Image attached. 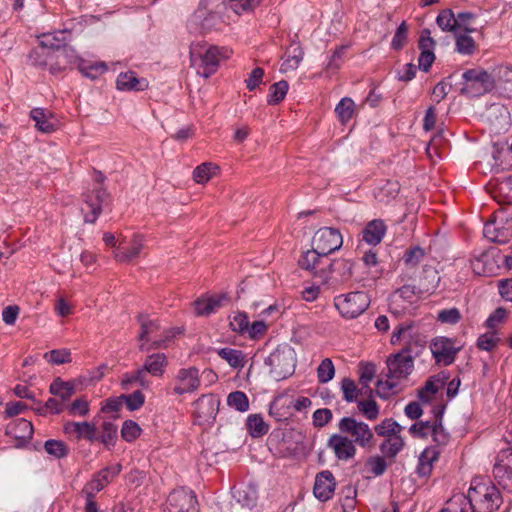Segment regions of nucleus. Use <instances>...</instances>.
<instances>
[{"instance_id":"f257e3e1","label":"nucleus","mask_w":512,"mask_h":512,"mask_svg":"<svg viewBox=\"0 0 512 512\" xmlns=\"http://www.w3.org/2000/svg\"><path fill=\"white\" fill-rule=\"evenodd\" d=\"M231 51L225 47L208 45L206 43H193L190 46L191 65L197 69V73L208 78L218 68L220 61L229 60Z\"/></svg>"},{"instance_id":"f03ea898","label":"nucleus","mask_w":512,"mask_h":512,"mask_svg":"<svg viewBox=\"0 0 512 512\" xmlns=\"http://www.w3.org/2000/svg\"><path fill=\"white\" fill-rule=\"evenodd\" d=\"M297 355L289 344L278 345L263 360V370L274 380L290 377L296 368Z\"/></svg>"},{"instance_id":"7ed1b4c3","label":"nucleus","mask_w":512,"mask_h":512,"mask_svg":"<svg viewBox=\"0 0 512 512\" xmlns=\"http://www.w3.org/2000/svg\"><path fill=\"white\" fill-rule=\"evenodd\" d=\"M208 6V0H200L198 7L187 22L191 33H205L216 28L220 22L230 24L232 21L230 15L227 14L225 4L218 6L215 11L209 10Z\"/></svg>"},{"instance_id":"20e7f679","label":"nucleus","mask_w":512,"mask_h":512,"mask_svg":"<svg viewBox=\"0 0 512 512\" xmlns=\"http://www.w3.org/2000/svg\"><path fill=\"white\" fill-rule=\"evenodd\" d=\"M477 512H493L501 504V496L493 483L481 477L472 480L467 494Z\"/></svg>"},{"instance_id":"39448f33","label":"nucleus","mask_w":512,"mask_h":512,"mask_svg":"<svg viewBox=\"0 0 512 512\" xmlns=\"http://www.w3.org/2000/svg\"><path fill=\"white\" fill-rule=\"evenodd\" d=\"M426 279L427 283L422 281L418 288L412 285H404L399 288L392 296L390 307L393 312L398 311L397 308L401 306V301L411 304L418 295L433 293L440 282L438 272L434 269L427 270Z\"/></svg>"},{"instance_id":"423d86ee","label":"nucleus","mask_w":512,"mask_h":512,"mask_svg":"<svg viewBox=\"0 0 512 512\" xmlns=\"http://www.w3.org/2000/svg\"><path fill=\"white\" fill-rule=\"evenodd\" d=\"M138 322L140 324V333L138 335L139 350L147 352L152 349L166 347V342L174 335L172 330L163 332V336L159 339L152 340V336L160 330V324L157 320H152L148 316L139 315Z\"/></svg>"},{"instance_id":"0eeeda50","label":"nucleus","mask_w":512,"mask_h":512,"mask_svg":"<svg viewBox=\"0 0 512 512\" xmlns=\"http://www.w3.org/2000/svg\"><path fill=\"white\" fill-rule=\"evenodd\" d=\"M464 84L462 93L477 97L492 91L495 88V78L481 68L469 69L462 75Z\"/></svg>"},{"instance_id":"6e6552de","label":"nucleus","mask_w":512,"mask_h":512,"mask_svg":"<svg viewBox=\"0 0 512 512\" xmlns=\"http://www.w3.org/2000/svg\"><path fill=\"white\" fill-rule=\"evenodd\" d=\"M369 304L368 295L362 291L342 294L334 299L335 308L346 319L357 318L366 311Z\"/></svg>"},{"instance_id":"1a4fd4ad","label":"nucleus","mask_w":512,"mask_h":512,"mask_svg":"<svg viewBox=\"0 0 512 512\" xmlns=\"http://www.w3.org/2000/svg\"><path fill=\"white\" fill-rule=\"evenodd\" d=\"M340 433L350 437L354 443L362 448L371 446L374 435L369 425L353 417H343L338 423Z\"/></svg>"},{"instance_id":"9d476101","label":"nucleus","mask_w":512,"mask_h":512,"mask_svg":"<svg viewBox=\"0 0 512 512\" xmlns=\"http://www.w3.org/2000/svg\"><path fill=\"white\" fill-rule=\"evenodd\" d=\"M299 265L302 269L312 273L314 277H318L322 283H327L333 264L328 255L320 253L312 247L302 255Z\"/></svg>"},{"instance_id":"9b49d317","label":"nucleus","mask_w":512,"mask_h":512,"mask_svg":"<svg viewBox=\"0 0 512 512\" xmlns=\"http://www.w3.org/2000/svg\"><path fill=\"white\" fill-rule=\"evenodd\" d=\"M108 200L109 193L101 185L87 192L84 195V206L81 208L85 222L94 223Z\"/></svg>"},{"instance_id":"f8f14e48","label":"nucleus","mask_w":512,"mask_h":512,"mask_svg":"<svg viewBox=\"0 0 512 512\" xmlns=\"http://www.w3.org/2000/svg\"><path fill=\"white\" fill-rule=\"evenodd\" d=\"M342 244L343 238L340 231L331 227L320 228L312 238V247L326 255L339 250Z\"/></svg>"},{"instance_id":"ddd939ff","label":"nucleus","mask_w":512,"mask_h":512,"mask_svg":"<svg viewBox=\"0 0 512 512\" xmlns=\"http://www.w3.org/2000/svg\"><path fill=\"white\" fill-rule=\"evenodd\" d=\"M167 512H197V499L192 490H173L166 501Z\"/></svg>"},{"instance_id":"4468645a","label":"nucleus","mask_w":512,"mask_h":512,"mask_svg":"<svg viewBox=\"0 0 512 512\" xmlns=\"http://www.w3.org/2000/svg\"><path fill=\"white\" fill-rule=\"evenodd\" d=\"M430 349L437 363L448 366L454 362L460 347L455 345L453 339L439 336L432 340Z\"/></svg>"},{"instance_id":"2eb2a0df","label":"nucleus","mask_w":512,"mask_h":512,"mask_svg":"<svg viewBox=\"0 0 512 512\" xmlns=\"http://www.w3.org/2000/svg\"><path fill=\"white\" fill-rule=\"evenodd\" d=\"M200 387L199 370L196 367L181 368L174 377L173 392L177 395L193 393Z\"/></svg>"},{"instance_id":"dca6fc26","label":"nucleus","mask_w":512,"mask_h":512,"mask_svg":"<svg viewBox=\"0 0 512 512\" xmlns=\"http://www.w3.org/2000/svg\"><path fill=\"white\" fill-rule=\"evenodd\" d=\"M387 377L394 378L398 382L406 378L413 370L412 357L404 352L397 353L387 359Z\"/></svg>"},{"instance_id":"f3484780","label":"nucleus","mask_w":512,"mask_h":512,"mask_svg":"<svg viewBox=\"0 0 512 512\" xmlns=\"http://www.w3.org/2000/svg\"><path fill=\"white\" fill-rule=\"evenodd\" d=\"M229 302L230 297L227 293L200 297L194 301L195 314L197 316H209L219 308L227 306Z\"/></svg>"},{"instance_id":"a211bd4d","label":"nucleus","mask_w":512,"mask_h":512,"mask_svg":"<svg viewBox=\"0 0 512 512\" xmlns=\"http://www.w3.org/2000/svg\"><path fill=\"white\" fill-rule=\"evenodd\" d=\"M328 447L339 460L347 461L356 455V444L345 434H333L328 440Z\"/></svg>"},{"instance_id":"6ab92c4d","label":"nucleus","mask_w":512,"mask_h":512,"mask_svg":"<svg viewBox=\"0 0 512 512\" xmlns=\"http://www.w3.org/2000/svg\"><path fill=\"white\" fill-rule=\"evenodd\" d=\"M121 468L120 464H116L102 469L83 487L84 492L88 491L90 495L97 494L120 473Z\"/></svg>"},{"instance_id":"aec40b11","label":"nucleus","mask_w":512,"mask_h":512,"mask_svg":"<svg viewBox=\"0 0 512 512\" xmlns=\"http://www.w3.org/2000/svg\"><path fill=\"white\" fill-rule=\"evenodd\" d=\"M63 431L69 436L75 437L77 440L82 438L93 442L97 438V427L93 422H72L64 423Z\"/></svg>"},{"instance_id":"412c9836","label":"nucleus","mask_w":512,"mask_h":512,"mask_svg":"<svg viewBox=\"0 0 512 512\" xmlns=\"http://www.w3.org/2000/svg\"><path fill=\"white\" fill-rule=\"evenodd\" d=\"M144 248V237L140 234H134L127 247H117L114 251V259L120 263H128L139 257Z\"/></svg>"},{"instance_id":"4be33fe9","label":"nucleus","mask_w":512,"mask_h":512,"mask_svg":"<svg viewBox=\"0 0 512 512\" xmlns=\"http://www.w3.org/2000/svg\"><path fill=\"white\" fill-rule=\"evenodd\" d=\"M335 490V480L333 474L328 471H322L317 474L313 493L320 501H327L330 499Z\"/></svg>"},{"instance_id":"5701e85b","label":"nucleus","mask_w":512,"mask_h":512,"mask_svg":"<svg viewBox=\"0 0 512 512\" xmlns=\"http://www.w3.org/2000/svg\"><path fill=\"white\" fill-rule=\"evenodd\" d=\"M30 117L35 122V128L39 132L50 134L57 129L58 120L49 110L34 108L30 111Z\"/></svg>"},{"instance_id":"b1692460","label":"nucleus","mask_w":512,"mask_h":512,"mask_svg":"<svg viewBox=\"0 0 512 512\" xmlns=\"http://www.w3.org/2000/svg\"><path fill=\"white\" fill-rule=\"evenodd\" d=\"M303 51L297 43L291 44L285 52L280 72L288 73L295 71L303 60Z\"/></svg>"},{"instance_id":"393cba45","label":"nucleus","mask_w":512,"mask_h":512,"mask_svg":"<svg viewBox=\"0 0 512 512\" xmlns=\"http://www.w3.org/2000/svg\"><path fill=\"white\" fill-rule=\"evenodd\" d=\"M167 364V357L164 353H155L147 356L142 369L146 375L150 374L155 377H161L164 374Z\"/></svg>"},{"instance_id":"a878e982","label":"nucleus","mask_w":512,"mask_h":512,"mask_svg":"<svg viewBox=\"0 0 512 512\" xmlns=\"http://www.w3.org/2000/svg\"><path fill=\"white\" fill-rule=\"evenodd\" d=\"M117 88L122 91H142L148 84L145 79H139L132 71L121 73L117 77Z\"/></svg>"},{"instance_id":"bb28decb","label":"nucleus","mask_w":512,"mask_h":512,"mask_svg":"<svg viewBox=\"0 0 512 512\" xmlns=\"http://www.w3.org/2000/svg\"><path fill=\"white\" fill-rule=\"evenodd\" d=\"M230 327L235 332L256 338V321L250 323L246 313L237 312L230 320Z\"/></svg>"},{"instance_id":"cd10ccee","label":"nucleus","mask_w":512,"mask_h":512,"mask_svg":"<svg viewBox=\"0 0 512 512\" xmlns=\"http://www.w3.org/2000/svg\"><path fill=\"white\" fill-rule=\"evenodd\" d=\"M386 233V225L382 220H372L363 230V240L370 245L381 242Z\"/></svg>"},{"instance_id":"c85d7f7f","label":"nucleus","mask_w":512,"mask_h":512,"mask_svg":"<svg viewBox=\"0 0 512 512\" xmlns=\"http://www.w3.org/2000/svg\"><path fill=\"white\" fill-rule=\"evenodd\" d=\"M291 396L288 392L279 394L270 404V414L275 415L278 420L285 419L292 415Z\"/></svg>"},{"instance_id":"c756f323","label":"nucleus","mask_w":512,"mask_h":512,"mask_svg":"<svg viewBox=\"0 0 512 512\" xmlns=\"http://www.w3.org/2000/svg\"><path fill=\"white\" fill-rule=\"evenodd\" d=\"M281 315L277 305H270L258 315V336L268 331Z\"/></svg>"},{"instance_id":"7c9ffc66","label":"nucleus","mask_w":512,"mask_h":512,"mask_svg":"<svg viewBox=\"0 0 512 512\" xmlns=\"http://www.w3.org/2000/svg\"><path fill=\"white\" fill-rule=\"evenodd\" d=\"M439 453L434 447H428L420 454L416 472L421 477L430 475L433 463L438 459Z\"/></svg>"},{"instance_id":"2f4dec72","label":"nucleus","mask_w":512,"mask_h":512,"mask_svg":"<svg viewBox=\"0 0 512 512\" xmlns=\"http://www.w3.org/2000/svg\"><path fill=\"white\" fill-rule=\"evenodd\" d=\"M234 497L242 506L252 509L256 504V487L252 483L235 487Z\"/></svg>"},{"instance_id":"473e14b6","label":"nucleus","mask_w":512,"mask_h":512,"mask_svg":"<svg viewBox=\"0 0 512 512\" xmlns=\"http://www.w3.org/2000/svg\"><path fill=\"white\" fill-rule=\"evenodd\" d=\"M7 433L16 439L28 440L33 435V425L30 421L20 418L7 427Z\"/></svg>"},{"instance_id":"72a5a7b5","label":"nucleus","mask_w":512,"mask_h":512,"mask_svg":"<svg viewBox=\"0 0 512 512\" xmlns=\"http://www.w3.org/2000/svg\"><path fill=\"white\" fill-rule=\"evenodd\" d=\"M405 442L400 434L390 435L379 446L384 457L394 458L404 447Z\"/></svg>"},{"instance_id":"f704fd0d","label":"nucleus","mask_w":512,"mask_h":512,"mask_svg":"<svg viewBox=\"0 0 512 512\" xmlns=\"http://www.w3.org/2000/svg\"><path fill=\"white\" fill-rule=\"evenodd\" d=\"M133 384H138L142 388L149 387L150 382L142 367L134 372L126 373L122 376L121 386L123 389L128 390Z\"/></svg>"},{"instance_id":"c9c22d12","label":"nucleus","mask_w":512,"mask_h":512,"mask_svg":"<svg viewBox=\"0 0 512 512\" xmlns=\"http://www.w3.org/2000/svg\"><path fill=\"white\" fill-rule=\"evenodd\" d=\"M56 58L59 70L65 69L68 65H77L79 67V62L83 61V59L76 55L73 48L65 44L56 52Z\"/></svg>"},{"instance_id":"e433bc0d","label":"nucleus","mask_w":512,"mask_h":512,"mask_svg":"<svg viewBox=\"0 0 512 512\" xmlns=\"http://www.w3.org/2000/svg\"><path fill=\"white\" fill-rule=\"evenodd\" d=\"M219 167L211 162H204L197 166L193 171V179L198 184L207 183L218 173Z\"/></svg>"},{"instance_id":"4c0bfd02","label":"nucleus","mask_w":512,"mask_h":512,"mask_svg":"<svg viewBox=\"0 0 512 512\" xmlns=\"http://www.w3.org/2000/svg\"><path fill=\"white\" fill-rule=\"evenodd\" d=\"M50 393L59 397L62 402L68 401L75 393L74 385L60 379L54 380L50 385Z\"/></svg>"},{"instance_id":"58836bf2","label":"nucleus","mask_w":512,"mask_h":512,"mask_svg":"<svg viewBox=\"0 0 512 512\" xmlns=\"http://www.w3.org/2000/svg\"><path fill=\"white\" fill-rule=\"evenodd\" d=\"M436 23L441 30L457 34L456 15L451 9H444L440 11L436 18Z\"/></svg>"},{"instance_id":"ea45409f","label":"nucleus","mask_w":512,"mask_h":512,"mask_svg":"<svg viewBox=\"0 0 512 512\" xmlns=\"http://www.w3.org/2000/svg\"><path fill=\"white\" fill-rule=\"evenodd\" d=\"M217 354L233 368H242L245 364V355L240 350L232 348H221Z\"/></svg>"},{"instance_id":"a19ab883","label":"nucleus","mask_w":512,"mask_h":512,"mask_svg":"<svg viewBox=\"0 0 512 512\" xmlns=\"http://www.w3.org/2000/svg\"><path fill=\"white\" fill-rule=\"evenodd\" d=\"M400 187L396 181H387L375 193V198L378 202L387 203L394 199L399 193Z\"/></svg>"},{"instance_id":"79ce46f5","label":"nucleus","mask_w":512,"mask_h":512,"mask_svg":"<svg viewBox=\"0 0 512 512\" xmlns=\"http://www.w3.org/2000/svg\"><path fill=\"white\" fill-rule=\"evenodd\" d=\"M355 103L349 97H344L335 107V113L341 123L348 122L354 113Z\"/></svg>"},{"instance_id":"37998d69","label":"nucleus","mask_w":512,"mask_h":512,"mask_svg":"<svg viewBox=\"0 0 512 512\" xmlns=\"http://www.w3.org/2000/svg\"><path fill=\"white\" fill-rule=\"evenodd\" d=\"M79 71L90 79H95L107 70L104 62L89 63L85 60L79 62Z\"/></svg>"},{"instance_id":"c03bdc74","label":"nucleus","mask_w":512,"mask_h":512,"mask_svg":"<svg viewBox=\"0 0 512 512\" xmlns=\"http://www.w3.org/2000/svg\"><path fill=\"white\" fill-rule=\"evenodd\" d=\"M65 32L46 33L40 37L39 43L42 47L58 50L65 44Z\"/></svg>"},{"instance_id":"a18cd8bd","label":"nucleus","mask_w":512,"mask_h":512,"mask_svg":"<svg viewBox=\"0 0 512 512\" xmlns=\"http://www.w3.org/2000/svg\"><path fill=\"white\" fill-rule=\"evenodd\" d=\"M499 342L500 337L497 330H489L478 337L476 345L480 350L492 351L498 346Z\"/></svg>"},{"instance_id":"49530a36","label":"nucleus","mask_w":512,"mask_h":512,"mask_svg":"<svg viewBox=\"0 0 512 512\" xmlns=\"http://www.w3.org/2000/svg\"><path fill=\"white\" fill-rule=\"evenodd\" d=\"M288 88L289 85L284 80L272 84L267 95V102L271 105L281 102L285 98Z\"/></svg>"},{"instance_id":"de8ad7c7","label":"nucleus","mask_w":512,"mask_h":512,"mask_svg":"<svg viewBox=\"0 0 512 512\" xmlns=\"http://www.w3.org/2000/svg\"><path fill=\"white\" fill-rule=\"evenodd\" d=\"M227 405L239 412H246L249 409V400L244 392L234 391L227 396Z\"/></svg>"},{"instance_id":"09e8293b","label":"nucleus","mask_w":512,"mask_h":512,"mask_svg":"<svg viewBox=\"0 0 512 512\" xmlns=\"http://www.w3.org/2000/svg\"><path fill=\"white\" fill-rule=\"evenodd\" d=\"M375 432L379 436L390 437V435L400 434L402 426L391 418L384 419L380 424L375 426Z\"/></svg>"},{"instance_id":"8fccbe9b","label":"nucleus","mask_w":512,"mask_h":512,"mask_svg":"<svg viewBox=\"0 0 512 512\" xmlns=\"http://www.w3.org/2000/svg\"><path fill=\"white\" fill-rule=\"evenodd\" d=\"M448 504L452 508V512H477L468 496L462 494L452 497Z\"/></svg>"},{"instance_id":"3c124183","label":"nucleus","mask_w":512,"mask_h":512,"mask_svg":"<svg viewBox=\"0 0 512 512\" xmlns=\"http://www.w3.org/2000/svg\"><path fill=\"white\" fill-rule=\"evenodd\" d=\"M456 38V51L460 54L464 55H471L476 48L475 41L471 36L468 35V33L462 34L461 32H458L457 34H454Z\"/></svg>"},{"instance_id":"603ef678","label":"nucleus","mask_w":512,"mask_h":512,"mask_svg":"<svg viewBox=\"0 0 512 512\" xmlns=\"http://www.w3.org/2000/svg\"><path fill=\"white\" fill-rule=\"evenodd\" d=\"M357 408L361 414L370 421H374L380 414L379 405L372 399L357 402Z\"/></svg>"},{"instance_id":"864d4df0","label":"nucleus","mask_w":512,"mask_h":512,"mask_svg":"<svg viewBox=\"0 0 512 512\" xmlns=\"http://www.w3.org/2000/svg\"><path fill=\"white\" fill-rule=\"evenodd\" d=\"M495 73L494 78H497L498 84L507 93H512V68L501 66L493 71Z\"/></svg>"},{"instance_id":"5fc2aeb1","label":"nucleus","mask_w":512,"mask_h":512,"mask_svg":"<svg viewBox=\"0 0 512 512\" xmlns=\"http://www.w3.org/2000/svg\"><path fill=\"white\" fill-rule=\"evenodd\" d=\"M340 389L343 393V398L346 402L352 403L357 401V398L360 394V390L358 389L356 383L350 378H344L340 382Z\"/></svg>"},{"instance_id":"6e6d98bb","label":"nucleus","mask_w":512,"mask_h":512,"mask_svg":"<svg viewBox=\"0 0 512 512\" xmlns=\"http://www.w3.org/2000/svg\"><path fill=\"white\" fill-rule=\"evenodd\" d=\"M335 367L331 359L325 358L317 368V378L320 383H327L333 379Z\"/></svg>"},{"instance_id":"4d7b16f0","label":"nucleus","mask_w":512,"mask_h":512,"mask_svg":"<svg viewBox=\"0 0 512 512\" xmlns=\"http://www.w3.org/2000/svg\"><path fill=\"white\" fill-rule=\"evenodd\" d=\"M366 471L374 476L382 475L387 468L385 459L382 456H371L365 463Z\"/></svg>"},{"instance_id":"13d9d810","label":"nucleus","mask_w":512,"mask_h":512,"mask_svg":"<svg viewBox=\"0 0 512 512\" xmlns=\"http://www.w3.org/2000/svg\"><path fill=\"white\" fill-rule=\"evenodd\" d=\"M426 252L420 246H414L406 250L403 261L409 267L417 266L425 257Z\"/></svg>"},{"instance_id":"bf43d9fd","label":"nucleus","mask_w":512,"mask_h":512,"mask_svg":"<svg viewBox=\"0 0 512 512\" xmlns=\"http://www.w3.org/2000/svg\"><path fill=\"white\" fill-rule=\"evenodd\" d=\"M45 451L56 458L65 457L68 454L67 445L60 440L50 439L44 444Z\"/></svg>"},{"instance_id":"052dcab7","label":"nucleus","mask_w":512,"mask_h":512,"mask_svg":"<svg viewBox=\"0 0 512 512\" xmlns=\"http://www.w3.org/2000/svg\"><path fill=\"white\" fill-rule=\"evenodd\" d=\"M121 399H123V403L126 404L128 410L130 411L140 409L145 402V396L139 390H136L131 394H122Z\"/></svg>"},{"instance_id":"680f3d73","label":"nucleus","mask_w":512,"mask_h":512,"mask_svg":"<svg viewBox=\"0 0 512 512\" xmlns=\"http://www.w3.org/2000/svg\"><path fill=\"white\" fill-rule=\"evenodd\" d=\"M397 385L398 381L394 378L387 377L386 380H378L376 385L378 396L383 399L388 398L391 394L394 393Z\"/></svg>"},{"instance_id":"e2e57ef3","label":"nucleus","mask_w":512,"mask_h":512,"mask_svg":"<svg viewBox=\"0 0 512 512\" xmlns=\"http://www.w3.org/2000/svg\"><path fill=\"white\" fill-rule=\"evenodd\" d=\"M429 436L439 445H445L449 440V434L437 420L431 422Z\"/></svg>"},{"instance_id":"0e129e2a","label":"nucleus","mask_w":512,"mask_h":512,"mask_svg":"<svg viewBox=\"0 0 512 512\" xmlns=\"http://www.w3.org/2000/svg\"><path fill=\"white\" fill-rule=\"evenodd\" d=\"M474 19V14L470 12H461L456 15L457 21V33L458 32H466L471 33L474 32L475 29L471 27V21Z\"/></svg>"},{"instance_id":"69168bd1","label":"nucleus","mask_w":512,"mask_h":512,"mask_svg":"<svg viewBox=\"0 0 512 512\" xmlns=\"http://www.w3.org/2000/svg\"><path fill=\"white\" fill-rule=\"evenodd\" d=\"M116 436H117V426L110 421H105L102 424V435L100 438L101 442L104 445L109 446L114 443Z\"/></svg>"},{"instance_id":"338daca9","label":"nucleus","mask_w":512,"mask_h":512,"mask_svg":"<svg viewBox=\"0 0 512 512\" xmlns=\"http://www.w3.org/2000/svg\"><path fill=\"white\" fill-rule=\"evenodd\" d=\"M44 358L53 364H64L71 361L70 352L68 350H51L44 354Z\"/></svg>"},{"instance_id":"774afa93","label":"nucleus","mask_w":512,"mask_h":512,"mask_svg":"<svg viewBox=\"0 0 512 512\" xmlns=\"http://www.w3.org/2000/svg\"><path fill=\"white\" fill-rule=\"evenodd\" d=\"M461 314L457 308L444 309L438 312L437 320L441 323L456 324L460 321Z\"/></svg>"}]
</instances>
